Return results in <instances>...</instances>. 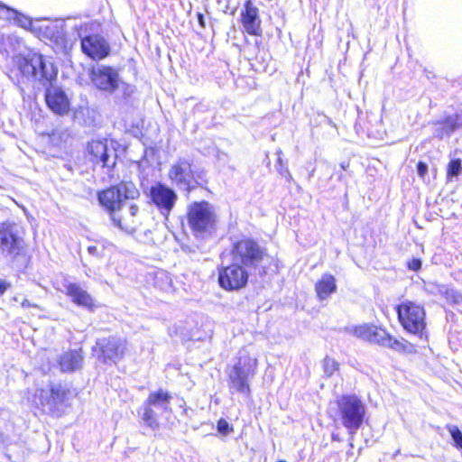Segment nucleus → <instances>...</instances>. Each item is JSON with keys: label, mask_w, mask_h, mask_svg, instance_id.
<instances>
[{"label": "nucleus", "mask_w": 462, "mask_h": 462, "mask_svg": "<svg viewBox=\"0 0 462 462\" xmlns=\"http://www.w3.org/2000/svg\"><path fill=\"white\" fill-rule=\"evenodd\" d=\"M15 64L23 79L38 81L45 86L57 78L58 69L51 59L41 53L32 52L26 56H17Z\"/></svg>", "instance_id": "1"}, {"label": "nucleus", "mask_w": 462, "mask_h": 462, "mask_svg": "<svg viewBox=\"0 0 462 462\" xmlns=\"http://www.w3.org/2000/svg\"><path fill=\"white\" fill-rule=\"evenodd\" d=\"M23 227L14 222L0 223V256L14 262L25 256L27 245Z\"/></svg>", "instance_id": "2"}, {"label": "nucleus", "mask_w": 462, "mask_h": 462, "mask_svg": "<svg viewBox=\"0 0 462 462\" xmlns=\"http://www.w3.org/2000/svg\"><path fill=\"white\" fill-rule=\"evenodd\" d=\"M139 196L140 192L134 182L121 181L116 186L98 192L97 199L100 205L109 212L111 217L112 214L125 205V200L135 199Z\"/></svg>", "instance_id": "3"}, {"label": "nucleus", "mask_w": 462, "mask_h": 462, "mask_svg": "<svg viewBox=\"0 0 462 462\" xmlns=\"http://www.w3.org/2000/svg\"><path fill=\"white\" fill-rule=\"evenodd\" d=\"M398 319L409 333L422 338L425 334V310L422 306L411 300H403L396 307Z\"/></svg>", "instance_id": "4"}, {"label": "nucleus", "mask_w": 462, "mask_h": 462, "mask_svg": "<svg viewBox=\"0 0 462 462\" xmlns=\"http://www.w3.org/2000/svg\"><path fill=\"white\" fill-rule=\"evenodd\" d=\"M231 256L232 261L239 263L251 271L260 266L266 256V251L256 241L246 238L233 245Z\"/></svg>", "instance_id": "5"}, {"label": "nucleus", "mask_w": 462, "mask_h": 462, "mask_svg": "<svg viewBox=\"0 0 462 462\" xmlns=\"http://www.w3.org/2000/svg\"><path fill=\"white\" fill-rule=\"evenodd\" d=\"M256 365V358L250 356L245 350L239 351L237 362L229 372L232 387L243 394L249 393L248 380L254 376Z\"/></svg>", "instance_id": "6"}, {"label": "nucleus", "mask_w": 462, "mask_h": 462, "mask_svg": "<svg viewBox=\"0 0 462 462\" xmlns=\"http://www.w3.org/2000/svg\"><path fill=\"white\" fill-rule=\"evenodd\" d=\"M168 176L174 186L180 190L189 193L201 185L202 174L193 170L192 163L188 160L180 159L173 163Z\"/></svg>", "instance_id": "7"}, {"label": "nucleus", "mask_w": 462, "mask_h": 462, "mask_svg": "<svg viewBox=\"0 0 462 462\" xmlns=\"http://www.w3.org/2000/svg\"><path fill=\"white\" fill-rule=\"evenodd\" d=\"M187 216L190 228L198 233L211 229L217 221L214 207L208 201L191 203Z\"/></svg>", "instance_id": "8"}, {"label": "nucleus", "mask_w": 462, "mask_h": 462, "mask_svg": "<svg viewBox=\"0 0 462 462\" xmlns=\"http://www.w3.org/2000/svg\"><path fill=\"white\" fill-rule=\"evenodd\" d=\"M353 333L356 337L363 340L396 351H402L405 348L403 341L393 338L385 329L374 325L365 324L355 327Z\"/></svg>", "instance_id": "9"}, {"label": "nucleus", "mask_w": 462, "mask_h": 462, "mask_svg": "<svg viewBox=\"0 0 462 462\" xmlns=\"http://www.w3.org/2000/svg\"><path fill=\"white\" fill-rule=\"evenodd\" d=\"M89 78L96 88L106 93L115 92L122 83L116 69L101 64L90 69Z\"/></svg>", "instance_id": "10"}, {"label": "nucleus", "mask_w": 462, "mask_h": 462, "mask_svg": "<svg viewBox=\"0 0 462 462\" xmlns=\"http://www.w3.org/2000/svg\"><path fill=\"white\" fill-rule=\"evenodd\" d=\"M250 270L236 261L219 270V285L227 291H235L244 288L249 277Z\"/></svg>", "instance_id": "11"}, {"label": "nucleus", "mask_w": 462, "mask_h": 462, "mask_svg": "<svg viewBox=\"0 0 462 462\" xmlns=\"http://www.w3.org/2000/svg\"><path fill=\"white\" fill-rule=\"evenodd\" d=\"M149 196L152 202L165 217L169 216L178 199L175 190L162 182H157L150 188Z\"/></svg>", "instance_id": "12"}, {"label": "nucleus", "mask_w": 462, "mask_h": 462, "mask_svg": "<svg viewBox=\"0 0 462 462\" xmlns=\"http://www.w3.org/2000/svg\"><path fill=\"white\" fill-rule=\"evenodd\" d=\"M97 346L100 351L99 359L104 363H116L125 354L126 341L116 337H104L97 341Z\"/></svg>", "instance_id": "13"}, {"label": "nucleus", "mask_w": 462, "mask_h": 462, "mask_svg": "<svg viewBox=\"0 0 462 462\" xmlns=\"http://www.w3.org/2000/svg\"><path fill=\"white\" fill-rule=\"evenodd\" d=\"M139 208L135 204L131 203L127 208L122 206L121 209L112 214L110 218L116 226L125 232L134 233L140 226L137 216Z\"/></svg>", "instance_id": "14"}, {"label": "nucleus", "mask_w": 462, "mask_h": 462, "mask_svg": "<svg viewBox=\"0 0 462 462\" xmlns=\"http://www.w3.org/2000/svg\"><path fill=\"white\" fill-rule=\"evenodd\" d=\"M339 408L341 422L351 435V440H354L355 434L365 420V406H339Z\"/></svg>", "instance_id": "15"}, {"label": "nucleus", "mask_w": 462, "mask_h": 462, "mask_svg": "<svg viewBox=\"0 0 462 462\" xmlns=\"http://www.w3.org/2000/svg\"><path fill=\"white\" fill-rule=\"evenodd\" d=\"M82 51L92 60H100L110 53V46L100 35L92 34L81 39Z\"/></svg>", "instance_id": "16"}, {"label": "nucleus", "mask_w": 462, "mask_h": 462, "mask_svg": "<svg viewBox=\"0 0 462 462\" xmlns=\"http://www.w3.org/2000/svg\"><path fill=\"white\" fill-rule=\"evenodd\" d=\"M241 23L245 31L254 36L261 35L262 21L259 15L258 8L253 4L252 0H246L241 12Z\"/></svg>", "instance_id": "17"}, {"label": "nucleus", "mask_w": 462, "mask_h": 462, "mask_svg": "<svg viewBox=\"0 0 462 462\" xmlns=\"http://www.w3.org/2000/svg\"><path fill=\"white\" fill-rule=\"evenodd\" d=\"M45 100L48 107L57 115L64 116L69 111L70 102L60 88H48L45 93Z\"/></svg>", "instance_id": "18"}, {"label": "nucleus", "mask_w": 462, "mask_h": 462, "mask_svg": "<svg viewBox=\"0 0 462 462\" xmlns=\"http://www.w3.org/2000/svg\"><path fill=\"white\" fill-rule=\"evenodd\" d=\"M65 293L69 296L72 302L77 306L84 308L89 311H94L97 307L93 297L79 284L69 282L65 285Z\"/></svg>", "instance_id": "19"}, {"label": "nucleus", "mask_w": 462, "mask_h": 462, "mask_svg": "<svg viewBox=\"0 0 462 462\" xmlns=\"http://www.w3.org/2000/svg\"><path fill=\"white\" fill-rule=\"evenodd\" d=\"M88 151L95 163H102L103 167H114L115 158L111 160L110 150L106 141H92L88 145Z\"/></svg>", "instance_id": "20"}, {"label": "nucleus", "mask_w": 462, "mask_h": 462, "mask_svg": "<svg viewBox=\"0 0 462 462\" xmlns=\"http://www.w3.org/2000/svg\"><path fill=\"white\" fill-rule=\"evenodd\" d=\"M84 356L81 349L69 350L60 356L58 363L64 373H71L82 368Z\"/></svg>", "instance_id": "21"}, {"label": "nucleus", "mask_w": 462, "mask_h": 462, "mask_svg": "<svg viewBox=\"0 0 462 462\" xmlns=\"http://www.w3.org/2000/svg\"><path fill=\"white\" fill-rule=\"evenodd\" d=\"M434 125L435 136L442 138L444 135H449L462 126V115L456 114L447 116L442 121L435 123Z\"/></svg>", "instance_id": "22"}, {"label": "nucleus", "mask_w": 462, "mask_h": 462, "mask_svg": "<svg viewBox=\"0 0 462 462\" xmlns=\"http://www.w3.org/2000/svg\"><path fill=\"white\" fill-rule=\"evenodd\" d=\"M337 289L335 277L325 273L316 283V291L320 300L327 299Z\"/></svg>", "instance_id": "23"}, {"label": "nucleus", "mask_w": 462, "mask_h": 462, "mask_svg": "<svg viewBox=\"0 0 462 462\" xmlns=\"http://www.w3.org/2000/svg\"><path fill=\"white\" fill-rule=\"evenodd\" d=\"M202 153L205 156H212L216 159L217 162L221 166H226L230 161L229 155L219 150L214 143H210L202 150Z\"/></svg>", "instance_id": "24"}, {"label": "nucleus", "mask_w": 462, "mask_h": 462, "mask_svg": "<svg viewBox=\"0 0 462 462\" xmlns=\"http://www.w3.org/2000/svg\"><path fill=\"white\" fill-rule=\"evenodd\" d=\"M138 414L142 417L143 421L145 425L152 430H156L159 427L157 417L155 412L151 409L150 406H143L139 409Z\"/></svg>", "instance_id": "25"}, {"label": "nucleus", "mask_w": 462, "mask_h": 462, "mask_svg": "<svg viewBox=\"0 0 462 462\" xmlns=\"http://www.w3.org/2000/svg\"><path fill=\"white\" fill-rule=\"evenodd\" d=\"M173 401V397L162 390L152 393L148 398L147 404H163Z\"/></svg>", "instance_id": "26"}, {"label": "nucleus", "mask_w": 462, "mask_h": 462, "mask_svg": "<svg viewBox=\"0 0 462 462\" xmlns=\"http://www.w3.org/2000/svg\"><path fill=\"white\" fill-rule=\"evenodd\" d=\"M154 286L162 291H168L171 287V280L165 272H157L154 276Z\"/></svg>", "instance_id": "27"}, {"label": "nucleus", "mask_w": 462, "mask_h": 462, "mask_svg": "<svg viewBox=\"0 0 462 462\" xmlns=\"http://www.w3.org/2000/svg\"><path fill=\"white\" fill-rule=\"evenodd\" d=\"M322 369L325 377H331L339 370V364L334 358L326 356L322 361Z\"/></svg>", "instance_id": "28"}, {"label": "nucleus", "mask_w": 462, "mask_h": 462, "mask_svg": "<svg viewBox=\"0 0 462 462\" xmlns=\"http://www.w3.org/2000/svg\"><path fill=\"white\" fill-rule=\"evenodd\" d=\"M0 10L4 13H6V15L8 18L11 15H14L15 16L14 18H15L17 23L23 28L26 29L32 25V21L28 17L23 16V15H18V14L13 9H9L6 6L0 5Z\"/></svg>", "instance_id": "29"}, {"label": "nucleus", "mask_w": 462, "mask_h": 462, "mask_svg": "<svg viewBox=\"0 0 462 462\" xmlns=\"http://www.w3.org/2000/svg\"><path fill=\"white\" fill-rule=\"evenodd\" d=\"M446 428L448 430V432L450 433L455 446L457 448L462 449V432H461V430L458 429L457 426L451 425V424L447 425Z\"/></svg>", "instance_id": "30"}, {"label": "nucleus", "mask_w": 462, "mask_h": 462, "mask_svg": "<svg viewBox=\"0 0 462 462\" xmlns=\"http://www.w3.org/2000/svg\"><path fill=\"white\" fill-rule=\"evenodd\" d=\"M53 399L57 402H63L68 393L67 389L61 384H54L51 388Z\"/></svg>", "instance_id": "31"}, {"label": "nucleus", "mask_w": 462, "mask_h": 462, "mask_svg": "<svg viewBox=\"0 0 462 462\" xmlns=\"http://www.w3.org/2000/svg\"><path fill=\"white\" fill-rule=\"evenodd\" d=\"M461 161L459 159L451 160L448 165V176L456 177L460 173Z\"/></svg>", "instance_id": "32"}, {"label": "nucleus", "mask_w": 462, "mask_h": 462, "mask_svg": "<svg viewBox=\"0 0 462 462\" xmlns=\"http://www.w3.org/2000/svg\"><path fill=\"white\" fill-rule=\"evenodd\" d=\"M217 428L218 432L223 435H227L232 430V428L229 426V423L224 419H220L217 421Z\"/></svg>", "instance_id": "33"}, {"label": "nucleus", "mask_w": 462, "mask_h": 462, "mask_svg": "<svg viewBox=\"0 0 462 462\" xmlns=\"http://www.w3.org/2000/svg\"><path fill=\"white\" fill-rule=\"evenodd\" d=\"M337 404H362L361 401L355 395H346L342 396L340 400L337 401Z\"/></svg>", "instance_id": "34"}, {"label": "nucleus", "mask_w": 462, "mask_h": 462, "mask_svg": "<svg viewBox=\"0 0 462 462\" xmlns=\"http://www.w3.org/2000/svg\"><path fill=\"white\" fill-rule=\"evenodd\" d=\"M103 249L102 248H99L96 245H89L88 247V252L89 254L93 255V256H96V257H100L102 256L103 254Z\"/></svg>", "instance_id": "35"}, {"label": "nucleus", "mask_w": 462, "mask_h": 462, "mask_svg": "<svg viewBox=\"0 0 462 462\" xmlns=\"http://www.w3.org/2000/svg\"><path fill=\"white\" fill-rule=\"evenodd\" d=\"M277 163L279 165V167H277V171L282 175V176H286L288 177L289 179L291 178V175L288 169H282V159L279 156L278 157V160H277Z\"/></svg>", "instance_id": "36"}, {"label": "nucleus", "mask_w": 462, "mask_h": 462, "mask_svg": "<svg viewBox=\"0 0 462 462\" xmlns=\"http://www.w3.org/2000/svg\"><path fill=\"white\" fill-rule=\"evenodd\" d=\"M428 171V165L425 162H420L417 164V172L420 177L423 178Z\"/></svg>", "instance_id": "37"}, {"label": "nucleus", "mask_w": 462, "mask_h": 462, "mask_svg": "<svg viewBox=\"0 0 462 462\" xmlns=\"http://www.w3.org/2000/svg\"><path fill=\"white\" fill-rule=\"evenodd\" d=\"M421 267V261L420 259H412L408 263V268L412 271H418Z\"/></svg>", "instance_id": "38"}, {"label": "nucleus", "mask_w": 462, "mask_h": 462, "mask_svg": "<svg viewBox=\"0 0 462 462\" xmlns=\"http://www.w3.org/2000/svg\"><path fill=\"white\" fill-rule=\"evenodd\" d=\"M11 283L5 280H0V295H3L9 288Z\"/></svg>", "instance_id": "39"}, {"label": "nucleus", "mask_w": 462, "mask_h": 462, "mask_svg": "<svg viewBox=\"0 0 462 462\" xmlns=\"http://www.w3.org/2000/svg\"><path fill=\"white\" fill-rule=\"evenodd\" d=\"M44 408H47L48 410H45L43 409V411L44 412H49L51 414H52L53 416H59V411H58V406H51V405H49V406H43Z\"/></svg>", "instance_id": "40"}, {"label": "nucleus", "mask_w": 462, "mask_h": 462, "mask_svg": "<svg viewBox=\"0 0 462 462\" xmlns=\"http://www.w3.org/2000/svg\"><path fill=\"white\" fill-rule=\"evenodd\" d=\"M21 305H22L23 308H31V307L38 308L37 304L32 303L27 299H23V301L21 302Z\"/></svg>", "instance_id": "41"}, {"label": "nucleus", "mask_w": 462, "mask_h": 462, "mask_svg": "<svg viewBox=\"0 0 462 462\" xmlns=\"http://www.w3.org/2000/svg\"><path fill=\"white\" fill-rule=\"evenodd\" d=\"M197 17H198V22L201 25V27H205L204 15L202 14L199 13L197 14Z\"/></svg>", "instance_id": "42"}, {"label": "nucleus", "mask_w": 462, "mask_h": 462, "mask_svg": "<svg viewBox=\"0 0 462 462\" xmlns=\"http://www.w3.org/2000/svg\"><path fill=\"white\" fill-rule=\"evenodd\" d=\"M315 170L313 169L311 171H310L309 178H311L314 174Z\"/></svg>", "instance_id": "43"}, {"label": "nucleus", "mask_w": 462, "mask_h": 462, "mask_svg": "<svg viewBox=\"0 0 462 462\" xmlns=\"http://www.w3.org/2000/svg\"><path fill=\"white\" fill-rule=\"evenodd\" d=\"M332 439L333 440H339V439L335 434L332 435Z\"/></svg>", "instance_id": "44"}, {"label": "nucleus", "mask_w": 462, "mask_h": 462, "mask_svg": "<svg viewBox=\"0 0 462 462\" xmlns=\"http://www.w3.org/2000/svg\"><path fill=\"white\" fill-rule=\"evenodd\" d=\"M349 441H350L349 446H350L351 448H354L353 440H351V436L349 437Z\"/></svg>", "instance_id": "45"}, {"label": "nucleus", "mask_w": 462, "mask_h": 462, "mask_svg": "<svg viewBox=\"0 0 462 462\" xmlns=\"http://www.w3.org/2000/svg\"><path fill=\"white\" fill-rule=\"evenodd\" d=\"M341 168H342L343 170H346V167L344 164H341Z\"/></svg>", "instance_id": "46"}, {"label": "nucleus", "mask_w": 462, "mask_h": 462, "mask_svg": "<svg viewBox=\"0 0 462 462\" xmlns=\"http://www.w3.org/2000/svg\"><path fill=\"white\" fill-rule=\"evenodd\" d=\"M459 115H462V113H460Z\"/></svg>", "instance_id": "47"}]
</instances>
